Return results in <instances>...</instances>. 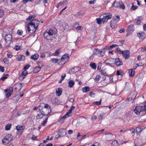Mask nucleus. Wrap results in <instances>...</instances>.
<instances>
[{
	"label": "nucleus",
	"instance_id": "nucleus-1",
	"mask_svg": "<svg viewBox=\"0 0 146 146\" xmlns=\"http://www.w3.org/2000/svg\"><path fill=\"white\" fill-rule=\"evenodd\" d=\"M39 110L40 112H42L44 116L47 115L51 112L50 106L48 104L42 103L39 106Z\"/></svg>",
	"mask_w": 146,
	"mask_h": 146
},
{
	"label": "nucleus",
	"instance_id": "nucleus-2",
	"mask_svg": "<svg viewBox=\"0 0 146 146\" xmlns=\"http://www.w3.org/2000/svg\"><path fill=\"white\" fill-rule=\"evenodd\" d=\"M57 33V30L55 28H52L48 31H45L43 34L44 37L48 40H52L54 38V35Z\"/></svg>",
	"mask_w": 146,
	"mask_h": 146
},
{
	"label": "nucleus",
	"instance_id": "nucleus-3",
	"mask_svg": "<svg viewBox=\"0 0 146 146\" xmlns=\"http://www.w3.org/2000/svg\"><path fill=\"white\" fill-rule=\"evenodd\" d=\"M135 113L137 115H140L141 113L146 111V102L144 106H137L134 110Z\"/></svg>",
	"mask_w": 146,
	"mask_h": 146
},
{
	"label": "nucleus",
	"instance_id": "nucleus-4",
	"mask_svg": "<svg viewBox=\"0 0 146 146\" xmlns=\"http://www.w3.org/2000/svg\"><path fill=\"white\" fill-rule=\"evenodd\" d=\"M100 17L101 19L102 22H106L108 19H110L112 18V14L111 13H107L101 15Z\"/></svg>",
	"mask_w": 146,
	"mask_h": 146
},
{
	"label": "nucleus",
	"instance_id": "nucleus-5",
	"mask_svg": "<svg viewBox=\"0 0 146 146\" xmlns=\"http://www.w3.org/2000/svg\"><path fill=\"white\" fill-rule=\"evenodd\" d=\"M27 27L28 32L30 33H34L37 29L31 22L27 25Z\"/></svg>",
	"mask_w": 146,
	"mask_h": 146
},
{
	"label": "nucleus",
	"instance_id": "nucleus-6",
	"mask_svg": "<svg viewBox=\"0 0 146 146\" xmlns=\"http://www.w3.org/2000/svg\"><path fill=\"white\" fill-rule=\"evenodd\" d=\"M119 19L120 17L119 15L113 17L110 23L112 29H114L115 28L116 23L119 21Z\"/></svg>",
	"mask_w": 146,
	"mask_h": 146
},
{
	"label": "nucleus",
	"instance_id": "nucleus-7",
	"mask_svg": "<svg viewBox=\"0 0 146 146\" xmlns=\"http://www.w3.org/2000/svg\"><path fill=\"white\" fill-rule=\"evenodd\" d=\"M104 49L100 50L98 48H95L93 51L94 53L99 56H102L105 54Z\"/></svg>",
	"mask_w": 146,
	"mask_h": 146
},
{
	"label": "nucleus",
	"instance_id": "nucleus-8",
	"mask_svg": "<svg viewBox=\"0 0 146 146\" xmlns=\"http://www.w3.org/2000/svg\"><path fill=\"white\" fill-rule=\"evenodd\" d=\"M13 89L12 88H10L9 89H6L4 90V92L5 93L6 97L7 98H9L13 92Z\"/></svg>",
	"mask_w": 146,
	"mask_h": 146
},
{
	"label": "nucleus",
	"instance_id": "nucleus-9",
	"mask_svg": "<svg viewBox=\"0 0 146 146\" xmlns=\"http://www.w3.org/2000/svg\"><path fill=\"white\" fill-rule=\"evenodd\" d=\"M69 59L68 55V54H65L63 55L61 59V62H64V64Z\"/></svg>",
	"mask_w": 146,
	"mask_h": 146
},
{
	"label": "nucleus",
	"instance_id": "nucleus-10",
	"mask_svg": "<svg viewBox=\"0 0 146 146\" xmlns=\"http://www.w3.org/2000/svg\"><path fill=\"white\" fill-rule=\"evenodd\" d=\"M130 52L128 50H125L122 51V56L126 59L129 58V56Z\"/></svg>",
	"mask_w": 146,
	"mask_h": 146
},
{
	"label": "nucleus",
	"instance_id": "nucleus-11",
	"mask_svg": "<svg viewBox=\"0 0 146 146\" xmlns=\"http://www.w3.org/2000/svg\"><path fill=\"white\" fill-rule=\"evenodd\" d=\"M66 134V130L64 129H61L59 130L58 137H62Z\"/></svg>",
	"mask_w": 146,
	"mask_h": 146
},
{
	"label": "nucleus",
	"instance_id": "nucleus-12",
	"mask_svg": "<svg viewBox=\"0 0 146 146\" xmlns=\"http://www.w3.org/2000/svg\"><path fill=\"white\" fill-rule=\"evenodd\" d=\"M5 40L7 43H9L12 40V35L10 34H7L5 36Z\"/></svg>",
	"mask_w": 146,
	"mask_h": 146
},
{
	"label": "nucleus",
	"instance_id": "nucleus-13",
	"mask_svg": "<svg viewBox=\"0 0 146 146\" xmlns=\"http://www.w3.org/2000/svg\"><path fill=\"white\" fill-rule=\"evenodd\" d=\"M122 1L120 0H116L113 3V6L114 7H119L120 4H121Z\"/></svg>",
	"mask_w": 146,
	"mask_h": 146
},
{
	"label": "nucleus",
	"instance_id": "nucleus-14",
	"mask_svg": "<svg viewBox=\"0 0 146 146\" xmlns=\"http://www.w3.org/2000/svg\"><path fill=\"white\" fill-rule=\"evenodd\" d=\"M137 129L138 130H139V131H137V130H136V132L137 135H139L142 130H145V131L146 132V127L144 128H143L142 127H137Z\"/></svg>",
	"mask_w": 146,
	"mask_h": 146
},
{
	"label": "nucleus",
	"instance_id": "nucleus-15",
	"mask_svg": "<svg viewBox=\"0 0 146 146\" xmlns=\"http://www.w3.org/2000/svg\"><path fill=\"white\" fill-rule=\"evenodd\" d=\"M134 30L133 26V25H130L128 26L127 31L129 33H131L133 32Z\"/></svg>",
	"mask_w": 146,
	"mask_h": 146
},
{
	"label": "nucleus",
	"instance_id": "nucleus-16",
	"mask_svg": "<svg viewBox=\"0 0 146 146\" xmlns=\"http://www.w3.org/2000/svg\"><path fill=\"white\" fill-rule=\"evenodd\" d=\"M37 28L39 25V21L36 20H33L31 22Z\"/></svg>",
	"mask_w": 146,
	"mask_h": 146
},
{
	"label": "nucleus",
	"instance_id": "nucleus-17",
	"mask_svg": "<svg viewBox=\"0 0 146 146\" xmlns=\"http://www.w3.org/2000/svg\"><path fill=\"white\" fill-rule=\"evenodd\" d=\"M142 19V18L141 17H139L135 19L134 22L137 25H139Z\"/></svg>",
	"mask_w": 146,
	"mask_h": 146
},
{
	"label": "nucleus",
	"instance_id": "nucleus-18",
	"mask_svg": "<svg viewBox=\"0 0 146 146\" xmlns=\"http://www.w3.org/2000/svg\"><path fill=\"white\" fill-rule=\"evenodd\" d=\"M115 62L116 66H119L123 64V63L121 61H120L119 59L118 58H116L115 59Z\"/></svg>",
	"mask_w": 146,
	"mask_h": 146
},
{
	"label": "nucleus",
	"instance_id": "nucleus-19",
	"mask_svg": "<svg viewBox=\"0 0 146 146\" xmlns=\"http://www.w3.org/2000/svg\"><path fill=\"white\" fill-rule=\"evenodd\" d=\"M62 89L61 88H57L56 90V95L58 96H60L62 94Z\"/></svg>",
	"mask_w": 146,
	"mask_h": 146
},
{
	"label": "nucleus",
	"instance_id": "nucleus-20",
	"mask_svg": "<svg viewBox=\"0 0 146 146\" xmlns=\"http://www.w3.org/2000/svg\"><path fill=\"white\" fill-rule=\"evenodd\" d=\"M38 54H36L31 56V59L35 60L38 59Z\"/></svg>",
	"mask_w": 146,
	"mask_h": 146
},
{
	"label": "nucleus",
	"instance_id": "nucleus-21",
	"mask_svg": "<svg viewBox=\"0 0 146 146\" xmlns=\"http://www.w3.org/2000/svg\"><path fill=\"white\" fill-rule=\"evenodd\" d=\"M129 76L131 77H133L134 75L135 71L133 69H131L129 70Z\"/></svg>",
	"mask_w": 146,
	"mask_h": 146
},
{
	"label": "nucleus",
	"instance_id": "nucleus-22",
	"mask_svg": "<svg viewBox=\"0 0 146 146\" xmlns=\"http://www.w3.org/2000/svg\"><path fill=\"white\" fill-rule=\"evenodd\" d=\"M25 128V126L21 125H18L16 127V129L17 131L23 130Z\"/></svg>",
	"mask_w": 146,
	"mask_h": 146
},
{
	"label": "nucleus",
	"instance_id": "nucleus-23",
	"mask_svg": "<svg viewBox=\"0 0 146 146\" xmlns=\"http://www.w3.org/2000/svg\"><path fill=\"white\" fill-rule=\"evenodd\" d=\"M27 74V72L26 70H24L20 76L19 78H21V77H23V78L24 79L25 78V76Z\"/></svg>",
	"mask_w": 146,
	"mask_h": 146
},
{
	"label": "nucleus",
	"instance_id": "nucleus-24",
	"mask_svg": "<svg viewBox=\"0 0 146 146\" xmlns=\"http://www.w3.org/2000/svg\"><path fill=\"white\" fill-rule=\"evenodd\" d=\"M90 90V88L89 86H86L82 88V90L84 93H86L89 91Z\"/></svg>",
	"mask_w": 146,
	"mask_h": 146
},
{
	"label": "nucleus",
	"instance_id": "nucleus-25",
	"mask_svg": "<svg viewBox=\"0 0 146 146\" xmlns=\"http://www.w3.org/2000/svg\"><path fill=\"white\" fill-rule=\"evenodd\" d=\"M75 108V107L74 106H72L70 108V109L69 110L68 112L66 113V114L69 117L70 116V114L72 112V111Z\"/></svg>",
	"mask_w": 146,
	"mask_h": 146
},
{
	"label": "nucleus",
	"instance_id": "nucleus-26",
	"mask_svg": "<svg viewBox=\"0 0 146 146\" xmlns=\"http://www.w3.org/2000/svg\"><path fill=\"white\" fill-rule=\"evenodd\" d=\"M6 138L8 139V141L10 142L13 138V136L11 135L8 134L6 136Z\"/></svg>",
	"mask_w": 146,
	"mask_h": 146
},
{
	"label": "nucleus",
	"instance_id": "nucleus-27",
	"mask_svg": "<svg viewBox=\"0 0 146 146\" xmlns=\"http://www.w3.org/2000/svg\"><path fill=\"white\" fill-rule=\"evenodd\" d=\"M144 34L143 33H138L137 34V36L140 39H143L144 37Z\"/></svg>",
	"mask_w": 146,
	"mask_h": 146
},
{
	"label": "nucleus",
	"instance_id": "nucleus-28",
	"mask_svg": "<svg viewBox=\"0 0 146 146\" xmlns=\"http://www.w3.org/2000/svg\"><path fill=\"white\" fill-rule=\"evenodd\" d=\"M69 86L72 88L74 84V82L73 80H70L68 82Z\"/></svg>",
	"mask_w": 146,
	"mask_h": 146
},
{
	"label": "nucleus",
	"instance_id": "nucleus-29",
	"mask_svg": "<svg viewBox=\"0 0 146 146\" xmlns=\"http://www.w3.org/2000/svg\"><path fill=\"white\" fill-rule=\"evenodd\" d=\"M68 117L67 115L65 114L60 119L59 122L61 123H63L64 121V119Z\"/></svg>",
	"mask_w": 146,
	"mask_h": 146
},
{
	"label": "nucleus",
	"instance_id": "nucleus-30",
	"mask_svg": "<svg viewBox=\"0 0 146 146\" xmlns=\"http://www.w3.org/2000/svg\"><path fill=\"white\" fill-rule=\"evenodd\" d=\"M2 142L4 145L7 144L10 142L9 141H8V139L6 137L5 138H4L3 139Z\"/></svg>",
	"mask_w": 146,
	"mask_h": 146
},
{
	"label": "nucleus",
	"instance_id": "nucleus-31",
	"mask_svg": "<svg viewBox=\"0 0 146 146\" xmlns=\"http://www.w3.org/2000/svg\"><path fill=\"white\" fill-rule=\"evenodd\" d=\"M41 68L40 67H36L33 70L34 72L35 73L38 72L40 70Z\"/></svg>",
	"mask_w": 146,
	"mask_h": 146
},
{
	"label": "nucleus",
	"instance_id": "nucleus-32",
	"mask_svg": "<svg viewBox=\"0 0 146 146\" xmlns=\"http://www.w3.org/2000/svg\"><path fill=\"white\" fill-rule=\"evenodd\" d=\"M25 59V57L23 55H20L18 58V60L19 61H23Z\"/></svg>",
	"mask_w": 146,
	"mask_h": 146
},
{
	"label": "nucleus",
	"instance_id": "nucleus-33",
	"mask_svg": "<svg viewBox=\"0 0 146 146\" xmlns=\"http://www.w3.org/2000/svg\"><path fill=\"white\" fill-rule=\"evenodd\" d=\"M40 114H38L36 115V117L38 119H41L43 117V116H44V115H43L42 113V112H40Z\"/></svg>",
	"mask_w": 146,
	"mask_h": 146
},
{
	"label": "nucleus",
	"instance_id": "nucleus-34",
	"mask_svg": "<svg viewBox=\"0 0 146 146\" xmlns=\"http://www.w3.org/2000/svg\"><path fill=\"white\" fill-rule=\"evenodd\" d=\"M100 72L101 74L102 75L107 76L108 74V73H107L106 70V69L103 70H102Z\"/></svg>",
	"mask_w": 146,
	"mask_h": 146
},
{
	"label": "nucleus",
	"instance_id": "nucleus-35",
	"mask_svg": "<svg viewBox=\"0 0 146 146\" xmlns=\"http://www.w3.org/2000/svg\"><path fill=\"white\" fill-rule=\"evenodd\" d=\"M90 66L94 69H95L96 66L95 63L93 62H91L90 64Z\"/></svg>",
	"mask_w": 146,
	"mask_h": 146
},
{
	"label": "nucleus",
	"instance_id": "nucleus-36",
	"mask_svg": "<svg viewBox=\"0 0 146 146\" xmlns=\"http://www.w3.org/2000/svg\"><path fill=\"white\" fill-rule=\"evenodd\" d=\"M11 124L10 123L7 124L6 125L5 127V129L7 130H9L11 127Z\"/></svg>",
	"mask_w": 146,
	"mask_h": 146
},
{
	"label": "nucleus",
	"instance_id": "nucleus-37",
	"mask_svg": "<svg viewBox=\"0 0 146 146\" xmlns=\"http://www.w3.org/2000/svg\"><path fill=\"white\" fill-rule=\"evenodd\" d=\"M105 115V114L104 113H100L98 117L99 119L100 120L103 119V118L104 117Z\"/></svg>",
	"mask_w": 146,
	"mask_h": 146
},
{
	"label": "nucleus",
	"instance_id": "nucleus-38",
	"mask_svg": "<svg viewBox=\"0 0 146 146\" xmlns=\"http://www.w3.org/2000/svg\"><path fill=\"white\" fill-rule=\"evenodd\" d=\"M36 15H35L29 16V17L27 19V20H30L32 19V18H35L36 17Z\"/></svg>",
	"mask_w": 146,
	"mask_h": 146
},
{
	"label": "nucleus",
	"instance_id": "nucleus-39",
	"mask_svg": "<svg viewBox=\"0 0 146 146\" xmlns=\"http://www.w3.org/2000/svg\"><path fill=\"white\" fill-rule=\"evenodd\" d=\"M83 14L84 13L80 11L77 13V15L79 17H80L83 16Z\"/></svg>",
	"mask_w": 146,
	"mask_h": 146
},
{
	"label": "nucleus",
	"instance_id": "nucleus-40",
	"mask_svg": "<svg viewBox=\"0 0 146 146\" xmlns=\"http://www.w3.org/2000/svg\"><path fill=\"white\" fill-rule=\"evenodd\" d=\"M100 78V76L99 75H97L96 76L95 78L96 82H98Z\"/></svg>",
	"mask_w": 146,
	"mask_h": 146
},
{
	"label": "nucleus",
	"instance_id": "nucleus-41",
	"mask_svg": "<svg viewBox=\"0 0 146 146\" xmlns=\"http://www.w3.org/2000/svg\"><path fill=\"white\" fill-rule=\"evenodd\" d=\"M116 74L117 75H121V76H122L123 75L122 71L121 70H117L116 72Z\"/></svg>",
	"mask_w": 146,
	"mask_h": 146
},
{
	"label": "nucleus",
	"instance_id": "nucleus-42",
	"mask_svg": "<svg viewBox=\"0 0 146 146\" xmlns=\"http://www.w3.org/2000/svg\"><path fill=\"white\" fill-rule=\"evenodd\" d=\"M115 52L119 54H121L122 53V51H121L119 48H117L115 50Z\"/></svg>",
	"mask_w": 146,
	"mask_h": 146
},
{
	"label": "nucleus",
	"instance_id": "nucleus-43",
	"mask_svg": "<svg viewBox=\"0 0 146 146\" xmlns=\"http://www.w3.org/2000/svg\"><path fill=\"white\" fill-rule=\"evenodd\" d=\"M138 7L137 6H135L133 5L131 8H130L131 10H134L136 9Z\"/></svg>",
	"mask_w": 146,
	"mask_h": 146
},
{
	"label": "nucleus",
	"instance_id": "nucleus-44",
	"mask_svg": "<svg viewBox=\"0 0 146 146\" xmlns=\"http://www.w3.org/2000/svg\"><path fill=\"white\" fill-rule=\"evenodd\" d=\"M59 51H60L59 49L56 50L55 51V52L53 53V55L54 56L58 55L60 53Z\"/></svg>",
	"mask_w": 146,
	"mask_h": 146
},
{
	"label": "nucleus",
	"instance_id": "nucleus-45",
	"mask_svg": "<svg viewBox=\"0 0 146 146\" xmlns=\"http://www.w3.org/2000/svg\"><path fill=\"white\" fill-rule=\"evenodd\" d=\"M3 61L4 62L8 64L9 63V60L7 58H5L3 59Z\"/></svg>",
	"mask_w": 146,
	"mask_h": 146
},
{
	"label": "nucleus",
	"instance_id": "nucleus-46",
	"mask_svg": "<svg viewBox=\"0 0 146 146\" xmlns=\"http://www.w3.org/2000/svg\"><path fill=\"white\" fill-rule=\"evenodd\" d=\"M59 60L58 59L53 58L51 59V61L53 63H57Z\"/></svg>",
	"mask_w": 146,
	"mask_h": 146
},
{
	"label": "nucleus",
	"instance_id": "nucleus-47",
	"mask_svg": "<svg viewBox=\"0 0 146 146\" xmlns=\"http://www.w3.org/2000/svg\"><path fill=\"white\" fill-rule=\"evenodd\" d=\"M97 22L98 24H100L102 22L101 19L100 17V18H97L96 19Z\"/></svg>",
	"mask_w": 146,
	"mask_h": 146
},
{
	"label": "nucleus",
	"instance_id": "nucleus-48",
	"mask_svg": "<svg viewBox=\"0 0 146 146\" xmlns=\"http://www.w3.org/2000/svg\"><path fill=\"white\" fill-rule=\"evenodd\" d=\"M101 145L98 142L94 143V144L92 145L91 146H101Z\"/></svg>",
	"mask_w": 146,
	"mask_h": 146
},
{
	"label": "nucleus",
	"instance_id": "nucleus-49",
	"mask_svg": "<svg viewBox=\"0 0 146 146\" xmlns=\"http://www.w3.org/2000/svg\"><path fill=\"white\" fill-rule=\"evenodd\" d=\"M119 8H120L122 9H124L125 8L124 5L123 4L122 2L121 4H120V5L119 6Z\"/></svg>",
	"mask_w": 146,
	"mask_h": 146
},
{
	"label": "nucleus",
	"instance_id": "nucleus-50",
	"mask_svg": "<svg viewBox=\"0 0 146 146\" xmlns=\"http://www.w3.org/2000/svg\"><path fill=\"white\" fill-rule=\"evenodd\" d=\"M117 45L116 44H113L111 45L108 48V49H111L116 46H117Z\"/></svg>",
	"mask_w": 146,
	"mask_h": 146
},
{
	"label": "nucleus",
	"instance_id": "nucleus-51",
	"mask_svg": "<svg viewBox=\"0 0 146 146\" xmlns=\"http://www.w3.org/2000/svg\"><path fill=\"white\" fill-rule=\"evenodd\" d=\"M30 66L29 64H28L26 65L24 68V70H26L30 67Z\"/></svg>",
	"mask_w": 146,
	"mask_h": 146
},
{
	"label": "nucleus",
	"instance_id": "nucleus-52",
	"mask_svg": "<svg viewBox=\"0 0 146 146\" xmlns=\"http://www.w3.org/2000/svg\"><path fill=\"white\" fill-rule=\"evenodd\" d=\"M33 0H23V2L24 4H25L29 2H31Z\"/></svg>",
	"mask_w": 146,
	"mask_h": 146
},
{
	"label": "nucleus",
	"instance_id": "nucleus-53",
	"mask_svg": "<svg viewBox=\"0 0 146 146\" xmlns=\"http://www.w3.org/2000/svg\"><path fill=\"white\" fill-rule=\"evenodd\" d=\"M8 75V74H6L4 76H3V77H1V79L3 80H4L5 79L7 78V76Z\"/></svg>",
	"mask_w": 146,
	"mask_h": 146
},
{
	"label": "nucleus",
	"instance_id": "nucleus-54",
	"mask_svg": "<svg viewBox=\"0 0 146 146\" xmlns=\"http://www.w3.org/2000/svg\"><path fill=\"white\" fill-rule=\"evenodd\" d=\"M38 65V67H40L41 68V67L43 66V63L41 62H39L37 63Z\"/></svg>",
	"mask_w": 146,
	"mask_h": 146
},
{
	"label": "nucleus",
	"instance_id": "nucleus-55",
	"mask_svg": "<svg viewBox=\"0 0 146 146\" xmlns=\"http://www.w3.org/2000/svg\"><path fill=\"white\" fill-rule=\"evenodd\" d=\"M48 119V118H47L46 119L44 120L42 123V125L43 126H44L45 125V124L47 123V120Z\"/></svg>",
	"mask_w": 146,
	"mask_h": 146
},
{
	"label": "nucleus",
	"instance_id": "nucleus-56",
	"mask_svg": "<svg viewBox=\"0 0 146 146\" xmlns=\"http://www.w3.org/2000/svg\"><path fill=\"white\" fill-rule=\"evenodd\" d=\"M20 46H19L16 45L15 46L14 49L16 50L20 49Z\"/></svg>",
	"mask_w": 146,
	"mask_h": 146
},
{
	"label": "nucleus",
	"instance_id": "nucleus-57",
	"mask_svg": "<svg viewBox=\"0 0 146 146\" xmlns=\"http://www.w3.org/2000/svg\"><path fill=\"white\" fill-rule=\"evenodd\" d=\"M86 135H81L80 137L78 139V140H81L82 139H84L85 138V137H86Z\"/></svg>",
	"mask_w": 146,
	"mask_h": 146
},
{
	"label": "nucleus",
	"instance_id": "nucleus-58",
	"mask_svg": "<svg viewBox=\"0 0 146 146\" xmlns=\"http://www.w3.org/2000/svg\"><path fill=\"white\" fill-rule=\"evenodd\" d=\"M4 13L3 11L0 9V18L2 17Z\"/></svg>",
	"mask_w": 146,
	"mask_h": 146
},
{
	"label": "nucleus",
	"instance_id": "nucleus-59",
	"mask_svg": "<svg viewBox=\"0 0 146 146\" xmlns=\"http://www.w3.org/2000/svg\"><path fill=\"white\" fill-rule=\"evenodd\" d=\"M101 99L99 102H94V104H96L97 105H100L101 103Z\"/></svg>",
	"mask_w": 146,
	"mask_h": 146
},
{
	"label": "nucleus",
	"instance_id": "nucleus-60",
	"mask_svg": "<svg viewBox=\"0 0 146 146\" xmlns=\"http://www.w3.org/2000/svg\"><path fill=\"white\" fill-rule=\"evenodd\" d=\"M111 144L112 145L114 144H115V145H114V146H112H112H117V145H118V143H117V141H113L112 142Z\"/></svg>",
	"mask_w": 146,
	"mask_h": 146
},
{
	"label": "nucleus",
	"instance_id": "nucleus-61",
	"mask_svg": "<svg viewBox=\"0 0 146 146\" xmlns=\"http://www.w3.org/2000/svg\"><path fill=\"white\" fill-rule=\"evenodd\" d=\"M17 33L19 35H21L23 34V31H22L21 30H18L17 31Z\"/></svg>",
	"mask_w": 146,
	"mask_h": 146
},
{
	"label": "nucleus",
	"instance_id": "nucleus-62",
	"mask_svg": "<svg viewBox=\"0 0 146 146\" xmlns=\"http://www.w3.org/2000/svg\"><path fill=\"white\" fill-rule=\"evenodd\" d=\"M74 70V68H73L70 69L68 71V73L69 74H71L72 73H73L74 72V71H73Z\"/></svg>",
	"mask_w": 146,
	"mask_h": 146
},
{
	"label": "nucleus",
	"instance_id": "nucleus-63",
	"mask_svg": "<svg viewBox=\"0 0 146 146\" xmlns=\"http://www.w3.org/2000/svg\"><path fill=\"white\" fill-rule=\"evenodd\" d=\"M0 71L1 72H4V68L1 66H0Z\"/></svg>",
	"mask_w": 146,
	"mask_h": 146
},
{
	"label": "nucleus",
	"instance_id": "nucleus-64",
	"mask_svg": "<svg viewBox=\"0 0 146 146\" xmlns=\"http://www.w3.org/2000/svg\"><path fill=\"white\" fill-rule=\"evenodd\" d=\"M141 51L142 52H145L146 50V46H145L143 48H141Z\"/></svg>",
	"mask_w": 146,
	"mask_h": 146
}]
</instances>
